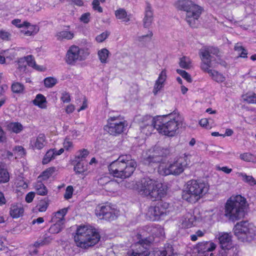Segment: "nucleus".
I'll list each match as a JSON object with an SVG mask.
<instances>
[{
    "label": "nucleus",
    "instance_id": "1",
    "mask_svg": "<svg viewBox=\"0 0 256 256\" xmlns=\"http://www.w3.org/2000/svg\"><path fill=\"white\" fill-rule=\"evenodd\" d=\"M138 120L140 122L142 132L148 135L152 132L153 128L158 132L168 137L174 136L182 122V117L178 112H174L168 115L157 116L154 118L150 116H141Z\"/></svg>",
    "mask_w": 256,
    "mask_h": 256
},
{
    "label": "nucleus",
    "instance_id": "2",
    "mask_svg": "<svg viewBox=\"0 0 256 256\" xmlns=\"http://www.w3.org/2000/svg\"><path fill=\"white\" fill-rule=\"evenodd\" d=\"M167 150L158 146H156L150 149L148 152L143 154L144 162L145 164H152L159 162L158 166V173L162 176L179 175L182 174L186 167L184 160L182 158L174 160L162 159L166 152Z\"/></svg>",
    "mask_w": 256,
    "mask_h": 256
},
{
    "label": "nucleus",
    "instance_id": "3",
    "mask_svg": "<svg viewBox=\"0 0 256 256\" xmlns=\"http://www.w3.org/2000/svg\"><path fill=\"white\" fill-rule=\"evenodd\" d=\"M216 52V49L212 46H204L200 49V68L203 71L208 73L214 80L222 83L225 81L226 77L222 73L212 69L217 67L218 62L212 58L210 54H214Z\"/></svg>",
    "mask_w": 256,
    "mask_h": 256
},
{
    "label": "nucleus",
    "instance_id": "4",
    "mask_svg": "<svg viewBox=\"0 0 256 256\" xmlns=\"http://www.w3.org/2000/svg\"><path fill=\"white\" fill-rule=\"evenodd\" d=\"M136 162L130 155H122L108 166L110 174L115 178L124 179L130 177L136 167Z\"/></svg>",
    "mask_w": 256,
    "mask_h": 256
},
{
    "label": "nucleus",
    "instance_id": "5",
    "mask_svg": "<svg viewBox=\"0 0 256 256\" xmlns=\"http://www.w3.org/2000/svg\"><path fill=\"white\" fill-rule=\"evenodd\" d=\"M100 239L98 232L90 225L78 226L74 236V241L77 246L84 248L95 245Z\"/></svg>",
    "mask_w": 256,
    "mask_h": 256
},
{
    "label": "nucleus",
    "instance_id": "6",
    "mask_svg": "<svg viewBox=\"0 0 256 256\" xmlns=\"http://www.w3.org/2000/svg\"><path fill=\"white\" fill-rule=\"evenodd\" d=\"M209 190L207 182L191 180L187 182L182 190V198L191 203H195L206 194Z\"/></svg>",
    "mask_w": 256,
    "mask_h": 256
},
{
    "label": "nucleus",
    "instance_id": "7",
    "mask_svg": "<svg viewBox=\"0 0 256 256\" xmlns=\"http://www.w3.org/2000/svg\"><path fill=\"white\" fill-rule=\"evenodd\" d=\"M132 188L136 190L142 195L155 199L161 198L166 194V190L161 183L150 178L142 179Z\"/></svg>",
    "mask_w": 256,
    "mask_h": 256
},
{
    "label": "nucleus",
    "instance_id": "8",
    "mask_svg": "<svg viewBox=\"0 0 256 256\" xmlns=\"http://www.w3.org/2000/svg\"><path fill=\"white\" fill-rule=\"evenodd\" d=\"M217 208L202 212L198 216L190 212L184 215L180 220L178 226L182 228H189L193 226H204V224L211 220L212 216Z\"/></svg>",
    "mask_w": 256,
    "mask_h": 256
},
{
    "label": "nucleus",
    "instance_id": "9",
    "mask_svg": "<svg viewBox=\"0 0 256 256\" xmlns=\"http://www.w3.org/2000/svg\"><path fill=\"white\" fill-rule=\"evenodd\" d=\"M246 199L240 194L232 196L224 206V214L232 220L238 219L242 215Z\"/></svg>",
    "mask_w": 256,
    "mask_h": 256
},
{
    "label": "nucleus",
    "instance_id": "10",
    "mask_svg": "<svg viewBox=\"0 0 256 256\" xmlns=\"http://www.w3.org/2000/svg\"><path fill=\"white\" fill-rule=\"evenodd\" d=\"M175 6L186 12V22L191 26H194L202 13V8L190 0H178L176 2Z\"/></svg>",
    "mask_w": 256,
    "mask_h": 256
},
{
    "label": "nucleus",
    "instance_id": "11",
    "mask_svg": "<svg viewBox=\"0 0 256 256\" xmlns=\"http://www.w3.org/2000/svg\"><path fill=\"white\" fill-rule=\"evenodd\" d=\"M236 236L242 242H250L256 236V227L248 222L237 223L234 228Z\"/></svg>",
    "mask_w": 256,
    "mask_h": 256
},
{
    "label": "nucleus",
    "instance_id": "12",
    "mask_svg": "<svg viewBox=\"0 0 256 256\" xmlns=\"http://www.w3.org/2000/svg\"><path fill=\"white\" fill-rule=\"evenodd\" d=\"M89 54L88 50L73 44L66 51L65 62L68 65L75 66L78 62L86 60Z\"/></svg>",
    "mask_w": 256,
    "mask_h": 256
},
{
    "label": "nucleus",
    "instance_id": "13",
    "mask_svg": "<svg viewBox=\"0 0 256 256\" xmlns=\"http://www.w3.org/2000/svg\"><path fill=\"white\" fill-rule=\"evenodd\" d=\"M128 126V122L122 116H110L108 119L105 130L110 134L116 136L126 131Z\"/></svg>",
    "mask_w": 256,
    "mask_h": 256
},
{
    "label": "nucleus",
    "instance_id": "14",
    "mask_svg": "<svg viewBox=\"0 0 256 256\" xmlns=\"http://www.w3.org/2000/svg\"><path fill=\"white\" fill-rule=\"evenodd\" d=\"M27 66H31L38 71L44 72L46 70V68L44 66L37 65L34 57L32 55H29L22 58L18 60V68L16 72V76L22 78H24V74L28 72Z\"/></svg>",
    "mask_w": 256,
    "mask_h": 256
},
{
    "label": "nucleus",
    "instance_id": "15",
    "mask_svg": "<svg viewBox=\"0 0 256 256\" xmlns=\"http://www.w3.org/2000/svg\"><path fill=\"white\" fill-rule=\"evenodd\" d=\"M170 204L166 202H160L155 206L149 208L146 213V216L151 220H159L162 216L170 212Z\"/></svg>",
    "mask_w": 256,
    "mask_h": 256
},
{
    "label": "nucleus",
    "instance_id": "16",
    "mask_svg": "<svg viewBox=\"0 0 256 256\" xmlns=\"http://www.w3.org/2000/svg\"><path fill=\"white\" fill-rule=\"evenodd\" d=\"M216 238L218 240L222 248L218 256H230V254L234 251V247L232 242V236L230 233L221 232L216 236Z\"/></svg>",
    "mask_w": 256,
    "mask_h": 256
},
{
    "label": "nucleus",
    "instance_id": "17",
    "mask_svg": "<svg viewBox=\"0 0 256 256\" xmlns=\"http://www.w3.org/2000/svg\"><path fill=\"white\" fill-rule=\"evenodd\" d=\"M95 213L100 218L112 220L118 216L119 212L114 205L106 204L104 205L98 206L96 208Z\"/></svg>",
    "mask_w": 256,
    "mask_h": 256
},
{
    "label": "nucleus",
    "instance_id": "18",
    "mask_svg": "<svg viewBox=\"0 0 256 256\" xmlns=\"http://www.w3.org/2000/svg\"><path fill=\"white\" fill-rule=\"evenodd\" d=\"M68 208H64L53 214L52 222L54 223L50 229L51 234H58L62 230L65 222L64 216L67 214Z\"/></svg>",
    "mask_w": 256,
    "mask_h": 256
},
{
    "label": "nucleus",
    "instance_id": "19",
    "mask_svg": "<svg viewBox=\"0 0 256 256\" xmlns=\"http://www.w3.org/2000/svg\"><path fill=\"white\" fill-rule=\"evenodd\" d=\"M168 71L166 68H162L156 80L154 82L152 93L154 95L158 94L163 90L168 78Z\"/></svg>",
    "mask_w": 256,
    "mask_h": 256
},
{
    "label": "nucleus",
    "instance_id": "20",
    "mask_svg": "<svg viewBox=\"0 0 256 256\" xmlns=\"http://www.w3.org/2000/svg\"><path fill=\"white\" fill-rule=\"evenodd\" d=\"M216 248V244L212 241L200 242L196 246V250L200 256H208Z\"/></svg>",
    "mask_w": 256,
    "mask_h": 256
},
{
    "label": "nucleus",
    "instance_id": "21",
    "mask_svg": "<svg viewBox=\"0 0 256 256\" xmlns=\"http://www.w3.org/2000/svg\"><path fill=\"white\" fill-rule=\"evenodd\" d=\"M47 142L46 136L43 134H39L36 137L30 138V147L32 150H42L46 144Z\"/></svg>",
    "mask_w": 256,
    "mask_h": 256
},
{
    "label": "nucleus",
    "instance_id": "22",
    "mask_svg": "<svg viewBox=\"0 0 256 256\" xmlns=\"http://www.w3.org/2000/svg\"><path fill=\"white\" fill-rule=\"evenodd\" d=\"M64 152V148H60L59 150H56L55 148H52L48 150L42 160V163L44 164L49 163L52 160L54 159L56 156H60Z\"/></svg>",
    "mask_w": 256,
    "mask_h": 256
},
{
    "label": "nucleus",
    "instance_id": "23",
    "mask_svg": "<svg viewBox=\"0 0 256 256\" xmlns=\"http://www.w3.org/2000/svg\"><path fill=\"white\" fill-rule=\"evenodd\" d=\"M40 28L38 26L31 24L27 22L23 29L21 30V32L27 36H34L39 31Z\"/></svg>",
    "mask_w": 256,
    "mask_h": 256
},
{
    "label": "nucleus",
    "instance_id": "24",
    "mask_svg": "<svg viewBox=\"0 0 256 256\" xmlns=\"http://www.w3.org/2000/svg\"><path fill=\"white\" fill-rule=\"evenodd\" d=\"M74 36V32L65 29L58 31L56 34V38L58 40H71Z\"/></svg>",
    "mask_w": 256,
    "mask_h": 256
},
{
    "label": "nucleus",
    "instance_id": "25",
    "mask_svg": "<svg viewBox=\"0 0 256 256\" xmlns=\"http://www.w3.org/2000/svg\"><path fill=\"white\" fill-rule=\"evenodd\" d=\"M89 166L88 164H84L82 162H78L74 168V170L76 174H82L84 176H87L88 174Z\"/></svg>",
    "mask_w": 256,
    "mask_h": 256
},
{
    "label": "nucleus",
    "instance_id": "26",
    "mask_svg": "<svg viewBox=\"0 0 256 256\" xmlns=\"http://www.w3.org/2000/svg\"><path fill=\"white\" fill-rule=\"evenodd\" d=\"M56 171L55 167H50L44 170L38 176V179L40 182H46L52 178Z\"/></svg>",
    "mask_w": 256,
    "mask_h": 256
},
{
    "label": "nucleus",
    "instance_id": "27",
    "mask_svg": "<svg viewBox=\"0 0 256 256\" xmlns=\"http://www.w3.org/2000/svg\"><path fill=\"white\" fill-rule=\"evenodd\" d=\"M33 104L41 109H46L47 108L48 102L46 98L42 94H38L36 95L32 100Z\"/></svg>",
    "mask_w": 256,
    "mask_h": 256
},
{
    "label": "nucleus",
    "instance_id": "28",
    "mask_svg": "<svg viewBox=\"0 0 256 256\" xmlns=\"http://www.w3.org/2000/svg\"><path fill=\"white\" fill-rule=\"evenodd\" d=\"M115 16L117 19L122 22H128L131 19V14H128L126 10L122 8H120L114 12Z\"/></svg>",
    "mask_w": 256,
    "mask_h": 256
},
{
    "label": "nucleus",
    "instance_id": "29",
    "mask_svg": "<svg viewBox=\"0 0 256 256\" xmlns=\"http://www.w3.org/2000/svg\"><path fill=\"white\" fill-rule=\"evenodd\" d=\"M16 54L12 49L0 50V64L6 63V59L12 60L15 56Z\"/></svg>",
    "mask_w": 256,
    "mask_h": 256
},
{
    "label": "nucleus",
    "instance_id": "30",
    "mask_svg": "<svg viewBox=\"0 0 256 256\" xmlns=\"http://www.w3.org/2000/svg\"><path fill=\"white\" fill-rule=\"evenodd\" d=\"M24 211V208L22 204H14L11 206L10 214L13 218H18L22 215Z\"/></svg>",
    "mask_w": 256,
    "mask_h": 256
},
{
    "label": "nucleus",
    "instance_id": "31",
    "mask_svg": "<svg viewBox=\"0 0 256 256\" xmlns=\"http://www.w3.org/2000/svg\"><path fill=\"white\" fill-rule=\"evenodd\" d=\"M110 56V52L106 48H102L98 51V60L102 64H106L108 62Z\"/></svg>",
    "mask_w": 256,
    "mask_h": 256
},
{
    "label": "nucleus",
    "instance_id": "32",
    "mask_svg": "<svg viewBox=\"0 0 256 256\" xmlns=\"http://www.w3.org/2000/svg\"><path fill=\"white\" fill-rule=\"evenodd\" d=\"M144 26L145 28H149L151 26L153 22V12L150 7H148L146 10L145 16L144 18Z\"/></svg>",
    "mask_w": 256,
    "mask_h": 256
},
{
    "label": "nucleus",
    "instance_id": "33",
    "mask_svg": "<svg viewBox=\"0 0 256 256\" xmlns=\"http://www.w3.org/2000/svg\"><path fill=\"white\" fill-rule=\"evenodd\" d=\"M42 182L38 180V182L34 184V188L36 192V193L40 196H46L48 193V190L46 187Z\"/></svg>",
    "mask_w": 256,
    "mask_h": 256
},
{
    "label": "nucleus",
    "instance_id": "34",
    "mask_svg": "<svg viewBox=\"0 0 256 256\" xmlns=\"http://www.w3.org/2000/svg\"><path fill=\"white\" fill-rule=\"evenodd\" d=\"M9 180V174L5 168L4 164L0 162V183L7 182Z\"/></svg>",
    "mask_w": 256,
    "mask_h": 256
},
{
    "label": "nucleus",
    "instance_id": "35",
    "mask_svg": "<svg viewBox=\"0 0 256 256\" xmlns=\"http://www.w3.org/2000/svg\"><path fill=\"white\" fill-rule=\"evenodd\" d=\"M236 175L238 177L240 178L244 182L248 183L252 186L256 184V180L251 176H248L244 172H237Z\"/></svg>",
    "mask_w": 256,
    "mask_h": 256
},
{
    "label": "nucleus",
    "instance_id": "36",
    "mask_svg": "<svg viewBox=\"0 0 256 256\" xmlns=\"http://www.w3.org/2000/svg\"><path fill=\"white\" fill-rule=\"evenodd\" d=\"M16 190L20 192L22 190H26L28 187V184L24 180L23 178L18 177L14 182Z\"/></svg>",
    "mask_w": 256,
    "mask_h": 256
},
{
    "label": "nucleus",
    "instance_id": "37",
    "mask_svg": "<svg viewBox=\"0 0 256 256\" xmlns=\"http://www.w3.org/2000/svg\"><path fill=\"white\" fill-rule=\"evenodd\" d=\"M8 128L10 131L14 133L18 134L22 132L23 130L22 125L18 122H12L8 124Z\"/></svg>",
    "mask_w": 256,
    "mask_h": 256
},
{
    "label": "nucleus",
    "instance_id": "38",
    "mask_svg": "<svg viewBox=\"0 0 256 256\" xmlns=\"http://www.w3.org/2000/svg\"><path fill=\"white\" fill-rule=\"evenodd\" d=\"M179 65L183 68L190 69L192 66V61L189 58L182 56L180 59Z\"/></svg>",
    "mask_w": 256,
    "mask_h": 256
},
{
    "label": "nucleus",
    "instance_id": "39",
    "mask_svg": "<svg viewBox=\"0 0 256 256\" xmlns=\"http://www.w3.org/2000/svg\"><path fill=\"white\" fill-rule=\"evenodd\" d=\"M58 82V80L54 77H48L44 80V84L45 87L51 88L54 86Z\"/></svg>",
    "mask_w": 256,
    "mask_h": 256
},
{
    "label": "nucleus",
    "instance_id": "40",
    "mask_svg": "<svg viewBox=\"0 0 256 256\" xmlns=\"http://www.w3.org/2000/svg\"><path fill=\"white\" fill-rule=\"evenodd\" d=\"M244 101L249 104H255V93L253 92H247L244 94L242 96Z\"/></svg>",
    "mask_w": 256,
    "mask_h": 256
},
{
    "label": "nucleus",
    "instance_id": "41",
    "mask_svg": "<svg viewBox=\"0 0 256 256\" xmlns=\"http://www.w3.org/2000/svg\"><path fill=\"white\" fill-rule=\"evenodd\" d=\"M24 87L22 84L15 82L12 85V90L13 92L16 94L22 93L24 91Z\"/></svg>",
    "mask_w": 256,
    "mask_h": 256
},
{
    "label": "nucleus",
    "instance_id": "42",
    "mask_svg": "<svg viewBox=\"0 0 256 256\" xmlns=\"http://www.w3.org/2000/svg\"><path fill=\"white\" fill-rule=\"evenodd\" d=\"M48 205V200L44 199L40 201L37 205V208L40 212H44L46 210Z\"/></svg>",
    "mask_w": 256,
    "mask_h": 256
},
{
    "label": "nucleus",
    "instance_id": "43",
    "mask_svg": "<svg viewBox=\"0 0 256 256\" xmlns=\"http://www.w3.org/2000/svg\"><path fill=\"white\" fill-rule=\"evenodd\" d=\"M234 50L241 58H246L248 52L240 44H237L234 46Z\"/></svg>",
    "mask_w": 256,
    "mask_h": 256
},
{
    "label": "nucleus",
    "instance_id": "44",
    "mask_svg": "<svg viewBox=\"0 0 256 256\" xmlns=\"http://www.w3.org/2000/svg\"><path fill=\"white\" fill-rule=\"evenodd\" d=\"M63 145V148L64 149V150H67L69 151L71 150L74 146L73 142L72 141V140L70 139L69 136H66L62 144Z\"/></svg>",
    "mask_w": 256,
    "mask_h": 256
},
{
    "label": "nucleus",
    "instance_id": "45",
    "mask_svg": "<svg viewBox=\"0 0 256 256\" xmlns=\"http://www.w3.org/2000/svg\"><path fill=\"white\" fill-rule=\"evenodd\" d=\"M149 228H148V230ZM150 228L152 230H150L149 232L154 234L156 236H160L164 234V228L160 226L152 227V228Z\"/></svg>",
    "mask_w": 256,
    "mask_h": 256
},
{
    "label": "nucleus",
    "instance_id": "46",
    "mask_svg": "<svg viewBox=\"0 0 256 256\" xmlns=\"http://www.w3.org/2000/svg\"><path fill=\"white\" fill-rule=\"evenodd\" d=\"M14 153L16 155V158L22 157L26 154L24 148L22 146H16L13 150Z\"/></svg>",
    "mask_w": 256,
    "mask_h": 256
},
{
    "label": "nucleus",
    "instance_id": "47",
    "mask_svg": "<svg viewBox=\"0 0 256 256\" xmlns=\"http://www.w3.org/2000/svg\"><path fill=\"white\" fill-rule=\"evenodd\" d=\"M110 34L108 31L104 32L96 37V40L98 43L102 42L108 37Z\"/></svg>",
    "mask_w": 256,
    "mask_h": 256
},
{
    "label": "nucleus",
    "instance_id": "48",
    "mask_svg": "<svg viewBox=\"0 0 256 256\" xmlns=\"http://www.w3.org/2000/svg\"><path fill=\"white\" fill-rule=\"evenodd\" d=\"M176 72L188 82H192V78L190 75L186 71L180 69H176Z\"/></svg>",
    "mask_w": 256,
    "mask_h": 256
},
{
    "label": "nucleus",
    "instance_id": "49",
    "mask_svg": "<svg viewBox=\"0 0 256 256\" xmlns=\"http://www.w3.org/2000/svg\"><path fill=\"white\" fill-rule=\"evenodd\" d=\"M74 188L72 186H68L66 187L64 194V199L68 200L72 197L74 193Z\"/></svg>",
    "mask_w": 256,
    "mask_h": 256
},
{
    "label": "nucleus",
    "instance_id": "50",
    "mask_svg": "<svg viewBox=\"0 0 256 256\" xmlns=\"http://www.w3.org/2000/svg\"><path fill=\"white\" fill-rule=\"evenodd\" d=\"M240 158L242 160L245 162H252L254 160L253 155L249 152H245L240 154Z\"/></svg>",
    "mask_w": 256,
    "mask_h": 256
},
{
    "label": "nucleus",
    "instance_id": "51",
    "mask_svg": "<svg viewBox=\"0 0 256 256\" xmlns=\"http://www.w3.org/2000/svg\"><path fill=\"white\" fill-rule=\"evenodd\" d=\"M60 100L64 103L69 102L70 100V96L68 92L63 91L61 92Z\"/></svg>",
    "mask_w": 256,
    "mask_h": 256
},
{
    "label": "nucleus",
    "instance_id": "52",
    "mask_svg": "<svg viewBox=\"0 0 256 256\" xmlns=\"http://www.w3.org/2000/svg\"><path fill=\"white\" fill-rule=\"evenodd\" d=\"M26 22L22 21L20 19H14L12 21V24L18 28L23 29L26 25Z\"/></svg>",
    "mask_w": 256,
    "mask_h": 256
},
{
    "label": "nucleus",
    "instance_id": "53",
    "mask_svg": "<svg viewBox=\"0 0 256 256\" xmlns=\"http://www.w3.org/2000/svg\"><path fill=\"white\" fill-rule=\"evenodd\" d=\"M199 124L202 128L206 129H210L212 126L208 122V120L206 118H203L200 120Z\"/></svg>",
    "mask_w": 256,
    "mask_h": 256
},
{
    "label": "nucleus",
    "instance_id": "54",
    "mask_svg": "<svg viewBox=\"0 0 256 256\" xmlns=\"http://www.w3.org/2000/svg\"><path fill=\"white\" fill-rule=\"evenodd\" d=\"M0 38L4 40H9L11 38V34L4 30L0 31Z\"/></svg>",
    "mask_w": 256,
    "mask_h": 256
},
{
    "label": "nucleus",
    "instance_id": "55",
    "mask_svg": "<svg viewBox=\"0 0 256 256\" xmlns=\"http://www.w3.org/2000/svg\"><path fill=\"white\" fill-rule=\"evenodd\" d=\"M90 152L86 149H82L79 150L78 152L77 156L78 158H86Z\"/></svg>",
    "mask_w": 256,
    "mask_h": 256
},
{
    "label": "nucleus",
    "instance_id": "56",
    "mask_svg": "<svg viewBox=\"0 0 256 256\" xmlns=\"http://www.w3.org/2000/svg\"><path fill=\"white\" fill-rule=\"evenodd\" d=\"M50 242V240L48 238H45L44 240H39L36 242L34 244V246L35 247H39L44 244H46L49 243Z\"/></svg>",
    "mask_w": 256,
    "mask_h": 256
},
{
    "label": "nucleus",
    "instance_id": "57",
    "mask_svg": "<svg viewBox=\"0 0 256 256\" xmlns=\"http://www.w3.org/2000/svg\"><path fill=\"white\" fill-rule=\"evenodd\" d=\"M93 8L100 12H102V8L100 6V2L98 0H94L92 3Z\"/></svg>",
    "mask_w": 256,
    "mask_h": 256
},
{
    "label": "nucleus",
    "instance_id": "58",
    "mask_svg": "<svg viewBox=\"0 0 256 256\" xmlns=\"http://www.w3.org/2000/svg\"><path fill=\"white\" fill-rule=\"evenodd\" d=\"M90 18V14L88 12L82 15L80 20L82 22L87 24L89 22Z\"/></svg>",
    "mask_w": 256,
    "mask_h": 256
},
{
    "label": "nucleus",
    "instance_id": "59",
    "mask_svg": "<svg viewBox=\"0 0 256 256\" xmlns=\"http://www.w3.org/2000/svg\"><path fill=\"white\" fill-rule=\"evenodd\" d=\"M34 196L35 193L34 192H29L26 196V201L28 203H30L33 200Z\"/></svg>",
    "mask_w": 256,
    "mask_h": 256
},
{
    "label": "nucleus",
    "instance_id": "60",
    "mask_svg": "<svg viewBox=\"0 0 256 256\" xmlns=\"http://www.w3.org/2000/svg\"><path fill=\"white\" fill-rule=\"evenodd\" d=\"M80 135V132L79 130H74L70 131V134L69 136L71 137L72 139H76Z\"/></svg>",
    "mask_w": 256,
    "mask_h": 256
},
{
    "label": "nucleus",
    "instance_id": "61",
    "mask_svg": "<svg viewBox=\"0 0 256 256\" xmlns=\"http://www.w3.org/2000/svg\"><path fill=\"white\" fill-rule=\"evenodd\" d=\"M216 170H222L223 172H224V173L227 174H228L232 172V169L228 168L227 166H222V167L217 166Z\"/></svg>",
    "mask_w": 256,
    "mask_h": 256
},
{
    "label": "nucleus",
    "instance_id": "62",
    "mask_svg": "<svg viewBox=\"0 0 256 256\" xmlns=\"http://www.w3.org/2000/svg\"><path fill=\"white\" fill-rule=\"evenodd\" d=\"M75 110V106L72 104H69L66 107V112L68 114L72 113Z\"/></svg>",
    "mask_w": 256,
    "mask_h": 256
},
{
    "label": "nucleus",
    "instance_id": "63",
    "mask_svg": "<svg viewBox=\"0 0 256 256\" xmlns=\"http://www.w3.org/2000/svg\"><path fill=\"white\" fill-rule=\"evenodd\" d=\"M152 35L153 34L152 32L150 30H148L146 34H143L142 36V40H149L152 38Z\"/></svg>",
    "mask_w": 256,
    "mask_h": 256
},
{
    "label": "nucleus",
    "instance_id": "64",
    "mask_svg": "<svg viewBox=\"0 0 256 256\" xmlns=\"http://www.w3.org/2000/svg\"><path fill=\"white\" fill-rule=\"evenodd\" d=\"M88 107V102L87 100H84L82 102V105L80 106V107L78 109V112H80L82 110H85Z\"/></svg>",
    "mask_w": 256,
    "mask_h": 256
}]
</instances>
